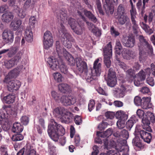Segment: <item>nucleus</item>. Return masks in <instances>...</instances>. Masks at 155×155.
<instances>
[{
	"instance_id": "nucleus-1",
	"label": "nucleus",
	"mask_w": 155,
	"mask_h": 155,
	"mask_svg": "<svg viewBox=\"0 0 155 155\" xmlns=\"http://www.w3.org/2000/svg\"><path fill=\"white\" fill-rule=\"evenodd\" d=\"M99 59L97 58L94 63L93 69H88L86 63L79 57L76 58L77 69L83 74V77L88 82L93 80H96L101 72V64L99 63Z\"/></svg>"
},
{
	"instance_id": "nucleus-2",
	"label": "nucleus",
	"mask_w": 155,
	"mask_h": 155,
	"mask_svg": "<svg viewBox=\"0 0 155 155\" xmlns=\"http://www.w3.org/2000/svg\"><path fill=\"white\" fill-rule=\"evenodd\" d=\"M57 18L60 20L61 23L58 30L60 39L67 48H71L72 46L71 41L73 40L72 36L67 32L64 26L62 24L65 23L67 20V12L62 9L58 11L56 14Z\"/></svg>"
},
{
	"instance_id": "nucleus-3",
	"label": "nucleus",
	"mask_w": 155,
	"mask_h": 155,
	"mask_svg": "<svg viewBox=\"0 0 155 155\" xmlns=\"http://www.w3.org/2000/svg\"><path fill=\"white\" fill-rule=\"evenodd\" d=\"M113 135L117 137L123 138L124 139H121L117 140V143L113 140L110 141L111 146L114 147L115 145L116 149H118L120 151L124 149H125L126 151L129 150L128 146L127 145L126 140L129 137L128 131L125 129L119 130L114 132Z\"/></svg>"
},
{
	"instance_id": "nucleus-4",
	"label": "nucleus",
	"mask_w": 155,
	"mask_h": 155,
	"mask_svg": "<svg viewBox=\"0 0 155 155\" xmlns=\"http://www.w3.org/2000/svg\"><path fill=\"white\" fill-rule=\"evenodd\" d=\"M135 137L132 140L133 143L136 147L141 148L143 147L141 141L139 137L142 139L144 142L149 143L152 138L151 134L148 131L143 129L141 130L136 128L135 131Z\"/></svg>"
},
{
	"instance_id": "nucleus-5",
	"label": "nucleus",
	"mask_w": 155,
	"mask_h": 155,
	"mask_svg": "<svg viewBox=\"0 0 155 155\" xmlns=\"http://www.w3.org/2000/svg\"><path fill=\"white\" fill-rule=\"evenodd\" d=\"M48 132L52 140L57 142L60 136L64 134L65 130L61 125L54 121L52 124L48 125Z\"/></svg>"
},
{
	"instance_id": "nucleus-6",
	"label": "nucleus",
	"mask_w": 155,
	"mask_h": 155,
	"mask_svg": "<svg viewBox=\"0 0 155 155\" xmlns=\"http://www.w3.org/2000/svg\"><path fill=\"white\" fill-rule=\"evenodd\" d=\"M47 61L52 69L55 70L59 68L62 73L64 74L68 73V68L62 61H58L57 59L52 56L48 58Z\"/></svg>"
},
{
	"instance_id": "nucleus-7",
	"label": "nucleus",
	"mask_w": 155,
	"mask_h": 155,
	"mask_svg": "<svg viewBox=\"0 0 155 155\" xmlns=\"http://www.w3.org/2000/svg\"><path fill=\"white\" fill-rule=\"evenodd\" d=\"M77 13L79 16L84 21L86 22L88 28L90 30H91L92 32L97 37H100L101 35V30L97 28L96 27L95 25L92 23L87 21V19L83 15L82 12L80 10H78Z\"/></svg>"
},
{
	"instance_id": "nucleus-8",
	"label": "nucleus",
	"mask_w": 155,
	"mask_h": 155,
	"mask_svg": "<svg viewBox=\"0 0 155 155\" xmlns=\"http://www.w3.org/2000/svg\"><path fill=\"white\" fill-rule=\"evenodd\" d=\"M130 90V87L126 84L121 85L119 88H115L114 90V97L117 98L123 97L125 95V93Z\"/></svg>"
},
{
	"instance_id": "nucleus-9",
	"label": "nucleus",
	"mask_w": 155,
	"mask_h": 155,
	"mask_svg": "<svg viewBox=\"0 0 155 155\" xmlns=\"http://www.w3.org/2000/svg\"><path fill=\"white\" fill-rule=\"evenodd\" d=\"M107 82V85L110 87H114L117 83L116 73L112 68L109 70Z\"/></svg>"
},
{
	"instance_id": "nucleus-10",
	"label": "nucleus",
	"mask_w": 155,
	"mask_h": 155,
	"mask_svg": "<svg viewBox=\"0 0 155 155\" xmlns=\"http://www.w3.org/2000/svg\"><path fill=\"white\" fill-rule=\"evenodd\" d=\"M22 55V52H19L14 58L9 60L5 61L4 65L6 68L8 69H10L14 67L15 65H17L21 59Z\"/></svg>"
},
{
	"instance_id": "nucleus-11",
	"label": "nucleus",
	"mask_w": 155,
	"mask_h": 155,
	"mask_svg": "<svg viewBox=\"0 0 155 155\" xmlns=\"http://www.w3.org/2000/svg\"><path fill=\"white\" fill-rule=\"evenodd\" d=\"M53 39L52 34L49 31H46L44 35L43 44L45 48H49L53 44Z\"/></svg>"
},
{
	"instance_id": "nucleus-12",
	"label": "nucleus",
	"mask_w": 155,
	"mask_h": 155,
	"mask_svg": "<svg viewBox=\"0 0 155 155\" xmlns=\"http://www.w3.org/2000/svg\"><path fill=\"white\" fill-rule=\"evenodd\" d=\"M17 155H36V152L32 147L27 144L18 152Z\"/></svg>"
},
{
	"instance_id": "nucleus-13",
	"label": "nucleus",
	"mask_w": 155,
	"mask_h": 155,
	"mask_svg": "<svg viewBox=\"0 0 155 155\" xmlns=\"http://www.w3.org/2000/svg\"><path fill=\"white\" fill-rule=\"evenodd\" d=\"M146 75L147 76V74H146L145 70H141L135 76L134 81L135 85L137 86H139L142 84L145 79Z\"/></svg>"
},
{
	"instance_id": "nucleus-14",
	"label": "nucleus",
	"mask_w": 155,
	"mask_h": 155,
	"mask_svg": "<svg viewBox=\"0 0 155 155\" xmlns=\"http://www.w3.org/2000/svg\"><path fill=\"white\" fill-rule=\"evenodd\" d=\"M137 45L139 48H153L152 46L143 35H140Z\"/></svg>"
},
{
	"instance_id": "nucleus-15",
	"label": "nucleus",
	"mask_w": 155,
	"mask_h": 155,
	"mask_svg": "<svg viewBox=\"0 0 155 155\" xmlns=\"http://www.w3.org/2000/svg\"><path fill=\"white\" fill-rule=\"evenodd\" d=\"M116 53L118 55L122 54L124 59H129L130 58H133L134 54L132 51L128 49H116Z\"/></svg>"
},
{
	"instance_id": "nucleus-16",
	"label": "nucleus",
	"mask_w": 155,
	"mask_h": 155,
	"mask_svg": "<svg viewBox=\"0 0 155 155\" xmlns=\"http://www.w3.org/2000/svg\"><path fill=\"white\" fill-rule=\"evenodd\" d=\"M60 101L65 106L74 104L76 102L75 98L71 96H62L61 98Z\"/></svg>"
},
{
	"instance_id": "nucleus-17",
	"label": "nucleus",
	"mask_w": 155,
	"mask_h": 155,
	"mask_svg": "<svg viewBox=\"0 0 155 155\" xmlns=\"http://www.w3.org/2000/svg\"><path fill=\"white\" fill-rule=\"evenodd\" d=\"M21 85V83L18 80H12L9 83H8V84L7 85V87L9 91L13 92V90H18Z\"/></svg>"
},
{
	"instance_id": "nucleus-18",
	"label": "nucleus",
	"mask_w": 155,
	"mask_h": 155,
	"mask_svg": "<svg viewBox=\"0 0 155 155\" xmlns=\"http://www.w3.org/2000/svg\"><path fill=\"white\" fill-rule=\"evenodd\" d=\"M106 4L104 5L106 13L109 15L112 14L114 11V7L113 4H111L110 0H105Z\"/></svg>"
},
{
	"instance_id": "nucleus-19",
	"label": "nucleus",
	"mask_w": 155,
	"mask_h": 155,
	"mask_svg": "<svg viewBox=\"0 0 155 155\" xmlns=\"http://www.w3.org/2000/svg\"><path fill=\"white\" fill-rule=\"evenodd\" d=\"M13 33L10 30H5L2 34L3 39L7 41V42H12L13 40Z\"/></svg>"
},
{
	"instance_id": "nucleus-20",
	"label": "nucleus",
	"mask_w": 155,
	"mask_h": 155,
	"mask_svg": "<svg viewBox=\"0 0 155 155\" xmlns=\"http://www.w3.org/2000/svg\"><path fill=\"white\" fill-rule=\"evenodd\" d=\"M150 121H151V119L147 118L145 117H143L142 120V126L143 129L149 132L152 131L151 128L149 125L150 124Z\"/></svg>"
},
{
	"instance_id": "nucleus-21",
	"label": "nucleus",
	"mask_w": 155,
	"mask_h": 155,
	"mask_svg": "<svg viewBox=\"0 0 155 155\" xmlns=\"http://www.w3.org/2000/svg\"><path fill=\"white\" fill-rule=\"evenodd\" d=\"M67 110L63 107H58L54 110V114L57 118L61 119L63 114L66 112Z\"/></svg>"
},
{
	"instance_id": "nucleus-22",
	"label": "nucleus",
	"mask_w": 155,
	"mask_h": 155,
	"mask_svg": "<svg viewBox=\"0 0 155 155\" xmlns=\"http://www.w3.org/2000/svg\"><path fill=\"white\" fill-rule=\"evenodd\" d=\"M143 101L140 106L142 108L144 109L151 108L152 104L150 103V97H143Z\"/></svg>"
},
{
	"instance_id": "nucleus-23",
	"label": "nucleus",
	"mask_w": 155,
	"mask_h": 155,
	"mask_svg": "<svg viewBox=\"0 0 155 155\" xmlns=\"http://www.w3.org/2000/svg\"><path fill=\"white\" fill-rule=\"evenodd\" d=\"M73 114L67 110L66 112H65L61 118L62 122L66 123L70 122L73 119Z\"/></svg>"
},
{
	"instance_id": "nucleus-24",
	"label": "nucleus",
	"mask_w": 155,
	"mask_h": 155,
	"mask_svg": "<svg viewBox=\"0 0 155 155\" xmlns=\"http://www.w3.org/2000/svg\"><path fill=\"white\" fill-rule=\"evenodd\" d=\"M25 38L26 41L31 42L33 40V35L31 28L30 27H27L25 31Z\"/></svg>"
},
{
	"instance_id": "nucleus-25",
	"label": "nucleus",
	"mask_w": 155,
	"mask_h": 155,
	"mask_svg": "<svg viewBox=\"0 0 155 155\" xmlns=\"http://www.w3.org/2000/svg\"><path fill=\"white\" fill-rule=\"evenodd\" d=\"M83 12L84 15L91 21L95 23L97 21V19L91 12L88 11L86 9H84Z\"/></svg>"
},
{
	"instance_id": "nucleus-26",
	"label": "nucleus",
	"mask_w": 155,
	"mask_h": 155,
	"mask_svg": "<svg viewBox=\"0 0 155 155\" xmlns=\"http://www.w3.org/2000/svg\"><path fill=\"white\" fill-rule=\"evenodd\" d=\"M21 21L18 19H14L11 22L10 25V28L14 31L17 30L21 24Z\"/></svg>"
},
{
	"instance_id": "nucleus-27",
	"label": "nucleus",
	"mask_w": 155,
	"mask_h": 155,
	"mask_svg": "<svg viewBox=\"0 0 155 155\" xmlns=\"http://www.w3.org/2000/svg\"><path fill=\"white\" fill-rule=\"evenodd\" d=\"M2 17V21H3L8 23L12 19L13 16L11 12H8L3 14Z\"/></svg>"
},
{
	"instance_id": "nucleus-28",
	"label": "nucleus",
	"mask_w": 155,
	"mask_h": 155,
	"mask_svg": "<svg viewBox=\"0 0 155 155\" xmlns=\"http://www.w3.org/2000/svg\"><path fill=\"white\" fill-rule=\"evenodd\" d=\"M116 117L119 120H126L128 116L126 113L122 110L118 111L116 114Z\"/></svg>"
},
{
	"instance_id": "nucleus-29",
	"label": "nucleus",
	"mask_w": 155,
	"mask_h": 155,
	"mask_svg": "<svg viewBox=\"0 0 155 155\" xmlns=\"http://www.w3.org/2000/svg\"><path fill=\"white\" fill-rule=\"evenodd\" d=\"M21 70L20 68L17 67L10 71L8 75L12 79L15 78L18 75Z\"/></svg>"
},
{
	"instance_id": "nucleus-30",
	"label": "nucleus",
	"mask_w": 155,
	"mask_h": 155,
	"mask_svg": "<svg viewBox=\"0 0 155 155\" xmlns=\"http://www.w3.org/2000/svg\"><path fill=\"white\" fill-rule=\"evenodd\" d=\"M128 39L124 42V45L127 47L132 48L135 43V39L134 37L131 36H128Z\"/></svg>"
},
{
	"instance_id": "nucleus-31",
	"label": "nucleus",
	"mask_w": 155,
	"mask_h": 155,
	"mask_svg": "<svg viewBox=\"0 0 155 155\" xmlns=\"http://www.w3.org/2000/svg\"><path fill=\"white\" fill-rule=\"evenodd\" d=\"M112 132L113 130L112 129L109 128L104 133L97 131V135L98 137L100 136L101 138L108 137L112 134Z\"/></svg>"
},
{
	"instance_id": "nucleus-32",
	"label": "nucleus",
	"mask_w": 155,
	"mask_h": 155,
	"mask_svg": "<svg viewBox=\"0 0 155 155\" xmlns=\"http://www.w3.org/2000/svg\"><path fill=\"white\" fill-rule=\"evenodd\" d=\"M48 152L50 155H57L56 147L51 142H48Z\"/></svg>"
},
{
	"instance_id": "nucleus-33",
	"label": "nucleus",
	"mask_w": 155,
	"mask_h": 155,
	"mask_svg": "<svg viewBox=\"0 0 155 155\" xmlns=\"http://www.w3.org/2000/svg\"><path fill=\"white\" fill-rule=\"evenodd\" d=\"M23 127L18 122L14 124L12 128V131L14 133H20L23 130Z\"/></svg>"
},
{
	"instance_id": "nucleus-34",
	"label": "nucleus",
	"mask_w": 155,
	"mask_h": 155,
	"mask_svg": "<svg viewBox=\"0 0 155 155\" xmlns=\"http://www.w3.org/2000/svg\"><path fill=\"white\" fill-rule=\"evenodd\" d=\"M8 107L5 105L2 107V109L0 110V121H2L3 120L5 119L7 117L8 113L7 112Z\"/></svg>"
},
{
	"instance_id": "nucleus-35",
	"label": "nucleus",
	"mask_w": 155,
	"mask_h": 155,
	"mask_svg": "<svg viewBox=\"0 0 155 155\" xmlns=\"http://www.w3.org/2000/svg\"><path fill=\"white\" fill-rule=\"evenodd\" d=\"M59 90L61 92L65 93L66 92H68L70 89L69 86L65 83H62L58 85Z\"/></svg>"
},
{
	"instance_id": "nucleus-36",
	"label": "nucleus",
	"mask_w": 155,
	"mask_h": 155,
	"mask_svg": "<svg viewBox=\"0 0 155 155\" xmlns=\"http://www.w3.org/2000/svg\"><path fill=\"white\" fill-rule=\"evenodd\" d=\"M145 71L147 76H150L151 74L153 77H155V65L153 64H151L150 68H147L145 69Z\"/></svg>"
},
{
	"instance_id": "nucleus-37",
	"label": "nucleus",
	"mask_w": 155,
	"mask_h": 155,
	"mask_svg": "<svg viewBox=\"0 0 155 155\" xmlns=\"http://www.w3.org/2000/svg\"><path fill=\"white\" fill-rule=\"evenodd\" d=\"M15 98L14 95H13L12 94H11L4 97L3 99L5 101L6 103L10 104L14 102Z\"/></svg>"
},
{
	"instance_id": "nucleus-38",
	"label": "nucleus",
	"mask_w": 155,
	"mask_h": 155,
	"mask_svg": "<svg viewBox=\"0 0 155 155\" xmlns=\"http://www.w3.org/2000/svg\"><path fill=\"white\" fill-rule=\"evenodd\" d=\"M131 119L129 120L126 123V126L127 128L129 130H130L131 128L133 126L134 124V121L137 120V119L136 118V116L134 115L132 116L131 117Z\"/></svg>"
},
{
	"instance_id": "nucleus-39",
	"label": "nucleus",
	"mask_w": 155,
	"mask_h": 155,
	"mask_svg": "<svg viewBox=\"0 0 155 155\" xmlns=\"http://www.w3.org/2000/svg\"><path fill=\"white\" fill-rule=\"evenodd\" d=\"M140 25L145 31L149 35H151L153 32V31L150 28V27L143 22H140Z\"/></svg>"
},
{
	"instance_id": "nucleus-40",
	"label": "nucleus",
	"mask_w": 155,
	"mask_h": 155,
	"mask_svg": "<svg viewBox=\"0 0 155 155\" xmlns=\"http://www.w3.org/2000/svg\"><path fill=\"white\" fill-rule=\"evenodd\" d=\"M65 58L68 61V64L71 66H73L74 65L76 60H75L72 56L69 53L67 54Z\"/></svg>"
},
{
	"instance_id": "nucleus-41",
	"label": "nucleus",
	"mask_w": 155,
	"mask_h": 155,
	"mask_svg": "<svg viewBox=\"0 0 155 155\" xmlns=\"http://www.w3.org/2000/svg\"><path fill=\"white\" fill-rule=\"evenodd\" d=\"M128 19L127 16L124 15H118V21L120 25H124Z\"/></svg>"
},
{
	"instance_id": "nucleus-42",
	"label": "nucleus",
	"mask_w": 155,
	"mask_h": 155,
	"mask_svg": "<svg viewBox=\"0 0 155 155\" xmlns=\"http://www.w3.org/2000/svg\"><path fill=\"white\" fill-rule=\"evenodd\" d=\"M115 63L117 65L120 66V68L123 69L125 71H126L128 68V66L124 62L121 61L118 58L116 59L115 61Z\"/></svg>"
},
{
	"instance_id": "nucleus-43",
	"label": "nucleus",
	"mask_w": 155,
	"mask_h": 155,
	"mask_svg": "<svg viewBox=\"0 0 155 155\" xmlns=\"http://www.w3.org/2000/svg\"><path fill=\"white\" fill-rule=\"evenodd\" d=\"M55 81L57 82H60L62 81L63 77L61 74L59 72H55L52 74Z\"/></svg>"
},
{
	"instance_id": "nucleus-44",
	"label": "nucleus",
	"mask_w": 155,
	"mask_h": 155,
	"mask_svg": "<svg viewBox=\"0 0 155 155\" xmlns=\"http://www.w3.org/2000/svg\"><path fill=\"white\" fill-rule=\"evenodd\" d=\"M136 7L139 11L142 14L144 13L145 7H144V8L143 7V5H142V0H138L136 4Z\"/></svg>"
},
{
	"instance_id": "nucleus-45",
	"label": "nucleus",
	"mask_w": 155,
	"mask_h": 155,
	"mask_svg": "<svg viewBox=\"0 0 155 155\" xmlns=\"http://www.w3.org/2000/svg\"><path fill=\"white\" fill-rule=\"evenodd\" d=\"M126 11L125 6L122 4H120L117 8V12L118 15H124Z\"/></svg>"
},
{
	"instance_id": "nucleus-46",
	"label": "nucleus",
	"mask_w": 155,
	"mask_h": 155,
	"mask_svg": "<svg viewBox=\"0 0 155 155\" xmlns=\"http://www.w3.org/2000/svg\"><path fill=\"white\" fill-rule=\"evenodd\" d=\"M110 32L111 35L114 37H116L120 35V32L117 30L113 26H110Z\"/></svg>"
},
{
	"instance_id": "nucleus-47",
	"label": "nucleus",
	"mask_w": 155,
	"mask_h": 155,
	"mask_svg": "<svg viewBox=\"0 0 155 155\" xmlns=\"http://www.w3.org/2000/svg\"><path fill=\"white\" fill-rule=\"evenodd\" d=\"M68 22L72 29L75 28L76 25L79 24L74 19L72 18H69L68 20Z\"/></svg>"
},
{
	"instance_id": "nucleus-48",
	"label": "nucleus",
	"mask_w": 155,
	"mask_h": 155,
	"mask_svg": "<svg viewBox=\"0 0 155 155\" xmlns=\"http://www.w3.org/2000/svg\"><path fill=\"white\" fill-rule=\"evenodd\" d=\"M72 30L74 32L78 35H81L83 33L82 27L79 24L76 25L75 28L73 29Z\"/></svg>"
},
{
	"instance_id": "nucleus-49",
	"label": "nucleus",
	"mask_w": 155,
	"mask_h": 155,
	"mask_svg": "<svg viewBox=\"0 0 155 155\" xmlns=\"http://www.w3.org/2000/svg\"><path fill=\"white\" fill-rule=\"evenodd\" d=\"M24 138V136L20 133H17L13 135L12 137V139L14 141H20L22 140Z\"/></svg>"
},
{
	"instance_id": "nucleus-50",
	"label": "nucleus",
	"mask_w": 155,
	"mask_h": 155,
	"mask_svg": "<svg viewBox=\"0 0 155 155\" xmlns=\"http://www.w3.org/2000/svg\"><path fill=\"white\" fill-rule=\"evenodd\" d=\"M51 96L52 98L57 102L60 101L61 98L60 94L58 93L55 91H51Z\"/></svg>"
},
{
	"instance_id": "nucleus-51",
	"label": "nucleus",
	"mask_w": 155,
	"mask_h": 155,
	"mask_svg": "<svg viewBox=\"0 0 155 155\" xmlns=\"http://www.w3.org/2000/svg\"><path fill=\"white\" fill-rule=\"evenodd\" d=\"M143 101L142 98L139 96H136L134 99V102L135 104L138 106H140Z\"/></svg>"
},
{
	"instance_id": "nucleus-52",
	"label": "nucleus",
	"mask_w": 155,
	"mask_h": 155,
	"mask_svg": "<svg viewBox=\"0 0 155 155\" xmlns=\"http://www.w3.org/2000/svg\"><path fill=\"white\" fill-rule=\"evenodd\" d=\"M95 1L97 8L100 14L102 15H104V13L102 8L100 0H95Z\"/></svg>"
},
{
	"instance_id": "nucleus-53",
	"label": "nucleus",
	"mask_w": 155,
	"mask_h": 155,
	"mask_svg": "<svg viewBox=\"0 0 155 155\" xmlns=\"http://www.w3.org/2000/svg\"><path fill=\"white\" fill-rule=\"evenodd\" d=\"M104 57H111L112 56V49H103Z\"/></svg>"
},
{
	"instance_id": "nucleus-54",
	"label": "nucleus",
	"mask_w": 155,
	"mask_h": 155,
	"mask_svg": "<svg viewBox=\"0 0 155 155\" xmlns=\"http://www.w3.org/2000/svg\"><path fill=\"white\" fill-rule=\"evenodd\" d=\"M132 23L133 25L132 26V28L134 32H136L138 28V26L137 23V22L135 20V18H134L133 17L131 19Z\"/></svg>"
},
{
	"instance_id": "nucleus-55",
	"label": "nucleus",
	"mask_w": 155,
	"mask_h": 155,
	"mask_svg": "<svg viewBox=\"0 0 155 155\" xmlns=\"http://www.w3.org/2000/svg\"><path fill=\"white\" fill-rule=\"evenodd\" d=\"M126 71L127 77L131 79L134 78L135 74L134 73V71L133 69L130 68L127 70Z\"/></svg>"
},
{
	"instance_id": "nucleus-56",
	"label": "nucleus",
	"mask_w": 155,
	"mask_h": 155,
	"mask_svg": "<svg viewBox=\"0 0 155 155\" xmlns=\"http://www.w3.org/2000/svg\"><path fill=\"white\" fill-rule=\"evenodd\" d=\"M146 81L147 84L151 86H153L154 85V80L153 77L147 76L146 78Z\"/></svg>"
},
{
	"instance_id": "nucleus-57",
	"label": "nucleus",
	"mask_w": 155,
	"mask_h": 155,
	"mask_svg": "<svg viewBox=\"0 0 155 155\" xmlns=\"http://www.w3.org/2000/svg\"><path fill=\"white\" fill-rule=\"evenodd\" d=\"M18 15L20 18H24L25 17L26 15V12L25 9L23 10L22 9L19 8H18Z\"/></svg>"
},
{
	"instance_id": "nucleus-58",
	"label": "nucleus",
	"mask_w": 155,
	"mask_h": 155,
	"mask_svg": "<svg viewBox=\"0 0 155 155\" xmlns=\"http://www.w3.org/2000/svg\"><path fill=\"white\" fill-rule=\"evenodd\" d=\"M21 122L24 125H27L29 121V118L26 116H23L21 118Z\"/></svg>"
},
{
	"instance_id": "nucleus-59",
	"label": "nucleus",
	"mask_w": 155,
	"mask_h": 155,
	"mask_svg": "<svg viewBox=\"0 0 155 155\" xmlns=\"http://www.w3.org/2000/svg\"><path fill=\"white\" fill-rule=\"evenodd\" d=\"M111 57H104V62L106 67L109 68L111 65L110 59Z\"/></svg>"
},
{
	"instance_id": "nucleus-60",
	"label": "nucleus",
	"mask_w": 155,
	"mask_h": 155,
	"mask_svg": "<svg viewBox=\"0 0 155 155\" xmlns=\"http://www.w3.org/2000/svg\"><path fill=\"white\" fill-rule=\"evenodd\" d=\"M107 125L108 123L107 122H102L101 123L99 124L98 127L99 130L102 131L107 127Z\"/></svg>"
},
{
	"instance_id": "nucleus-61",
	"label": "nucleus",
	"mask_w": 155,
	"mask_h": 155,
	"mask_svg": "<svg viewBox=\"0 0 155 155\" xmlns=\"http://www.w3.org/2000/svg\"><path fill=\"white\" fill-rule=\"evenodd\" d=\"M115 115L114 113L111 111H107L105 114L106 117L110 119H113Z\"/></svg>"
},
{
	"instance_id": "nucleus-62",
	"label": "nucleus",
	"mask_w": 155,
	"mask_h": 155,
	"mask_svg": "<svg viewBox=\"0 0 155 155\" xmlns=\"http://www.w3.org/2000/svg\"><path fill=\"white\" fill-rule=\"evenodd\" d=\"M37 20L35 16H31L29 19V24L30 26H32V27H34L35 23Z\"/></svg>"
},
{
	"instance_id": "nucleus-63",
	"label": "nucleus",
	"mask_w": 155,
	"mask_h": 155,
	"mask_svg": "<svg viewBox=\"0 0 155 155\" xmlns=\"http://www.w3.org/2000/svg\"><path fill=\"white\" fill-rule=\"evenodd\" d=\"M125 120H118L117 123V125L118 128L119 129H122L124 127L125 125Z\"/></svg>"
},
{
	"instance_id": "nucleus-64",
	"label": "nucleus",
	"mask_w": 155,
	"mask_h": 155,
	"mask_svg": "<svg viewBox=\"0 0 155 155\" xmlns=\"http://www.w3.org/2000/svg\"><path fill=\"white\" fill-rule=\"evenodd\" d=\"M74 121L77 125L81 124L82 122V120L81 117L78 115L76 116L74 118Z\"/></svg>"
}]
</instances>
